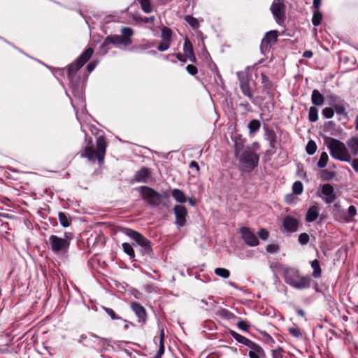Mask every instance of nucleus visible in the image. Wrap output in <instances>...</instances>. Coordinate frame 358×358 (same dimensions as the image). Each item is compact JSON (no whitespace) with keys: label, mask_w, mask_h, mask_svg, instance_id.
Returning a JSON list of instances; mask_svg holds the SVG:
<instances>
[{"label":"nucleus","mask_w":358,"mask_h":358,"mask_svg":"<svg viewBox=\"0 0 358 358\" xmlns=\"http://www.w3.org/2000/svg\"><path fill=\"white\" fill-rule=\"evenodd\" d=\"M59 222L64 227H67L70 225L68 217L64 213H59L58 215Z\"/></svg>","instance_id":"obj_40"},{"label":"nucleus","mask_w":358,"mask_h":358,"mask_svg":"<svg viewBox=\"0 0 358 358\" xmlns=\"http://www.w3.org/2000/svg\"><path fill=\"white\" fill-rule=\"evenodd\" d=\"M99 63L98 60L94 59L91 62L88 64L87 66V69L89 73H91L97 66Z\"/></svg>","instance_id":"obj_54"},{"label":"nucleus","mask_w":358,"mask_h":358,"mask_svg":"<svg viewBox=\"0 0 358 358\" xmlns=\"http://www.w3.org/2000/svg\"><path fill=\"white\" fill-rule=\"evenodd\" d=\"M183 51H184L186 57H188V56L191 55L192 54H194L192 44L191 41L187 38H186L185 40L184 45H183Z\"/></svg>","instance_id":"obj_33"},{"label":"nucleus","mask_w":358,"mask_h":358,"mask_svg":"<svg viewBox=\"0 0 358 358\" xmlns=\"http://www.w3.org/2000/svg\"><path fill=\"white\" fill-rule=\"evenodd\" d=\"M258 235L262 240H267L269 236L268 231L265 229H262L259 231Z\"/></svg>","instance_id":"obj_52"},{"label":"nucleus","mask_w":358,"mask_h":358,"mask_svg":"<svg viewBox=\"0 0 358 358\" xmlns=\"http://www.w3.org/2000/svg\"><path fill=\"white\" fill-rule=\"evenodd\" d=\"M187 71L192 76H195L198 73L197 68L192 64H189L186 66Z\"/></svg>","instance_id":"obj_49"},{"label":"nucleus","mask_w":358,"mask_h":358,"mask_svg":"<svg viewBox=\"0 0 358 358\" xmlns=\"http://www.w3.org/2000/svg\"><path fill=\"white\" fill-rule=\"evenodd\" d=\"M327 160H328V158H320V160L317 164L318 166L320 168L324 167L327 164Z\"/></svg>","instance_id":"obj_61"},{"label":"nucleus","mask_w":358,"mask_h":358,"mask_svg":"<svg viewBox=\"0 0 358 358\" xmlns=\"http://www.w3.org/2000/svg\"><path fill=\"white\" fill-rule=\"evenodd\" d=\"M335 176V173L332 171H329L327 170H322L321 171V178L324 180H329L333 178Z\"/></svg>","instance_id":"obj_42"},{"label":"nucleus","mask_w":358,"mask_h":358,"mask_svg":"<svg viewBox=\"0 0 358 358\" xmlns=\"http://www.w3.org/2000/svg\"><path fill=\"white\" fill-rule=\"evenodd\" d=\"M271 11L278 24L284 22L285 19V6L282 0H274L271 6Z\"/></svg>","instance_id":"obj_9"},{"label":"nucleus","mask_w":358,"mask_h":358,"mask_svg":"<svg viewBox=\"0 0 358 358\" xmlns=\"http://www.w3.org/2000/svg\"><path fill=\"white\" fill-rule=\"evenodd\" d=\"M322 20V14L319 10H315L313 11V15L312 17V23L315 27H317L321 24V21Z\"/></svg>","instance_id":"obj_34"},{"label":"nucleus","mask_w":358,"mask_h":358,"mask_svg":"<svg viewBox=\"0 0 358 358\" xmlns=\"http://www.w3.org/2000/svg\"><path fill=\"white\" fill-rule=\"evenodd\" d=\"M94 52L92 48H87L79 57L68 66L67 76L71 83L72 92L78 104L85 107V97L83 90L80 88V78L77 76V72L82 68L91 58ZM84 110L86 108H84Z\"/></svg>","instance_id":"obj_1"},{"label":"nucleus","mask_w":358,"mask_h":358,"mask_svg":"<svg viewBox=\"0 0 358 358\" xmlns=\"http://www.w3.org/2000/svg\"><path fill=\"white\" fill-rule=\"evenodd\" d=\"M110 45H106V38L105 40L103 41V43L100 46L101 52L103 55H106L108 52V50L110 48Z\"/></svg>","instance_id":"obj_53"},{"label":"nucleus","mask_w":358,"mask_h":358,"mask_svg":"<svg viewBox=\"0 0 358 358\" xmlns=\"http://www.w3.org/2000/svg\"><path fill=\"white\" fill-rule=\"evenodd\" d=\"M277 31H269L265 34L262 39V43L270 45L275 43L277 41Z\"/></svg>","instance_id":"obj_24"},{"label":"nucleus","mask_w":358,"mask_h":358,"mask_svg":"<svg viewBox=\"0 0 358 358\" xmlns=\"http://www.w3.org/2000/svg\"><path fill=\"white\" fill-rule=\"evenodd\" d=\"M215 273L216 275H217L222 278H229V275H230L229 271L227 269L223 268H215Z\"/></svg>","instance_id":"obj_38"},{"label":"nucleus","mask_w":358,"mask_h":358,"mask_svg":"<svg viewBox=\"0 0 358 358\" xmlns=\"http://www.w3.org/2000/svg\"><path fill=\"white\" fill-rule=\"evenodd\" d=\"M145 13H150L152 10L150 0H137Z\"/></svg>","instance_id":"obj_29"},{"label":"nucleus","mask_w":358,"mask_h":358,"mask_svg":"<svg viewBox=\"0 0 358 358\" xmlns=\"http://www.w3.org/2000/svg\"><path fill=\"white\" fill-rule=\"evenodd\" d=\"M173 56H175L179 61L185 63L187 62V57L186 55L184 56L181 53H176V54H173Z\"/></svg>","instance_id":"obj_58"},{"label":"nucleus","mask_w":358,"mask_h":358,"mask_svg":"<svg viewBox=\"0 0 358 358\" xmlns=\"http://www.w3.org/2000/svg\"><path fill=\"white\" fill-rule=\"evenodd\" d=\"M172 196L179 203H185L186 201V197L180 189H174L172 192Z\"/></svg>","instance_id":"obj_28"},{"label":"nucleus","mask_w":358,"mask_h":358,"mask_svg":"<svg viewBox=\"0 0 358 358\" xmlns=\"http://www.w3.org/2000/svg\"><path fill=\"white\" fill-rule=\"evenodd\" d=\"M318 208L317 206H311L307 211L306 220L307 222H313L318 217Z\"/></svg>","instance_id":"obj_23"},{"label":"nucleus","mask_w":358,"mask_h":358,"mask_svg":"<svg viewBox=\"0 0 358 358\" xmlns=\"http://www.w3.org/2000/svg\"><path fill=\"white\" fill-rule=\"evenodd\" d=\"M311 101L313 105L320 106L323 105L324 97L317 90H314L312 92Z\"/></svg>","instance_id":"obj_20"},{"label":"nucleus","mask_w":358,"mask_h":358,"mask_svg":"<svg viewBox=\"0 0 358 358\" xmlns=\"http://www.w3.org/2000/svg\"><path fill=\"white\" fill-rule=\"evenodd\" d=\"M310 237L309 235L306 233H302L299 236V242L301 245H306L309 242Z\"/></svg>","instance_id":"obj_45"},{"label":"nucleus","mask_w":358,"mask_h":358,"mask_svg":"<svg viewBox=\"0 0 358 358\" xmlns=\"http://www.w3.org/2000/svg\"><path fill=\"white\" fill-rule=\"evenodd\" d=\"M326 143L331 157H350L345 144L341 141L329 138Z\"/></svg>","instance_id":"obj_6"},{"label":"nucleus","mask_w":358,"mask_h":358,"mask_svg":"<svg viewBox=\"0 0 358 358\" xmlns=\"http://www.w3.org/2000/svg\"><path fill=\"white\" fill-rule=\"evenodd\" d=\"M310 279L308 277H297L292 280L289 283L294 287L301 289L309 287Z\"/></svg>","instance_id":"obj_17"},{"label":"nucleus","mask_w":358,"mask_h":358,"mask_svg":"<svg viewBox=\"0 0 358 358\" xmlns=\"http://www.w3.org/2000/svg\"><path fill=\"white\" fill-rule=\"evenodd\" d=\"M170 47V43L164 41V43H160L157 46V50L159 52H164L168 50Z\"/></svg>","instance_id":"obj_51"},{"label":"nucleus","mask_w":358,"mask_h":358,"mask_svg":"<svg viewBox=\"0 0 358 358\" xmlns=\"http://www.w3.org/2000/svg\"><path fill=\"white\" fill-rule=\"evenodd\" d=\"M185 20L193 29H196L199 27V22L198 20L192 15H185Z\"/></svg>","instance_id":"obj_31"},{"label":"nucleus","mask_w":358,"mask_h":358,"mask_svg":"<svg viewBox=\"0 0 358 358\" xmlns=\"http://www.w3.org/2000/svg\"><path fill=\"white\" fill-rule=\"evenodd\" d=\"M336 124L333 121L326 122L324 124V131L326 132H331L334 129Z\"/></svg>","instance_id":"obj_46"},{"label":"nucleus","mask_w":358,"mask_h":358,"mask_svg":"<svg viewBox=\"0 0 358 358\" xmlns=\"http://www.w3.org/2000/svg\"><path fill=\"white\" fill-rule=\"evenodd\" d=\"M173 212L176 217L175 223L182 227L186 224V217L187 216V210L182 205H176L173 208Z\"/></svg>","instance_id":"obj_11"},{"label":"nucleus","mask_w":358,"mask_h":358,"mask_svg":"<svg viewBox=\"0 0 358 358\" xmlns=\"http://www.w3.org/2000/svg\"><path fill=\"white\" fill-rule=\"evenodd\" d=\"M50 245L55 252L66 250L69 246V240L52 235L49 238Z\"/></svg>","instance_id":"obj_10"},{"label":"nucleus","mask_w":358,"mask_h":358,"mask_svg":"<svg viewBox=\"0 0 358 358\" xmlns=\"http://www.w3.org/2000/svg\"><path fill=\"white\" fill-rule=\"evenodd\" d=\"M347 103L345 101H341L340 103L333 104V108L334 111L338 115H343L344 116H347V113L345 112Z\"/></svg>","instance_id":"obj_27"},{"label":"nucleus","mask_w":358,"mask_h":358,"mask_svg":"<svg viewBox=\"0 0 358 358\" xmlns=\"http://www.w3.org/2000/svg\"><path fill=\"white\" fill-rule=\"evenodd\" d=\"M87 145L85 147L81 157H104L106 155V150L107 148V143L106 138L103 136H100L96 141V150L94 148L92 140L90 138L89 141L86 139Z\"/></svg>","instance_id":"obj_2"},{"label":"nucleus","mask_w":358,"mask_h":358,"mask_svg":"<svg viewBox=\"0 0 358 358\" xmlns=\"http://www.w3.org/2000/svg\"><path fill=\"white\" fill-rule=\"evenodd\" d=\"M261 127V122L259 120L254 119L250 121L248 124V128L249 130V135L252 136L254 134L257 133Z\"/></svg>","instance_id":"obj_25"},{"label":"nucleus","mask_w":358,"mask_h":358,"mask_svg":"<svg viewBox=\"0 0 358 358\" xmlns=\"http://www.w3.org/2000/svg\"><path fill=\"white\" fill-rule=\"evenodd\" d=\"M352 166L355 171L358 172V159L354 158L352 162Z\"/></svg>","instance_id":"obj_63"},{"label":"nucleus","mask_w":358,"mask_h":358,"mask_svg":"<svg viewBox=\"0 0 358 358\" xmlns=\"http://www.w3.org/2000/svg\"><path fill=\"white\" fill-rule=\"evenodd\" d=\"M313 52L311 50H306L303 53V57L305 58H311L313 57Z\"/></svg>","instance_id":"obj_64"},{"label":"nucleus","mask_w":358,"mask_h":358,"mask_svg":"<svg viewBox=\"0 0 358 358\" xmlns=\"http://www.w3.org/2000/svg\"><path fill=\"white\" fill-rule=\"evenodd\" d=\"M322 114L325 118H327V119H330V118L333 117V116L334 115V108H331V107L324 108L322 111Z\"/></svg>","instance_id":"obj_39"},{"label":"nucleus","mask_w":358,"mask_h":358,"mask_svg":"<svg viewBox=\"0 0 358 358\" xmlns=\"http://www.w3.org/2000/svg\"><path fill=\"white\" fill-rule=\"evenodd\" d=\"M124 232L126 235L132 238L137 245L141 247V252L143 255L150 256L152 255L150 243L143 235L129 229H124Z\"/></svg>","instance_id":"obj_4"},{"label":"nucleus","mask_w":358,"mask_h":358,"mask_svg":"<svg viewBox=\"0 0 358 358\" xmlns=\"http://www.w3.org/2000/svg\"><path fill=\"white\" fill-rule=\"evenodd\" d=\"M308 120L312 122H315L318 120V110L315 106L309 108Z\"/></svg>","instance_id":"obj_35"},{"label":"nucleus","mask_w":358,"mask_h":358,"mask_svg":"<svg viewBox=\"0 0 358 358\" xmlns=\"http://www.w3.org/2000/svg\"><path fill=\"white\" fill-rule=\"evenodd\" d=\"M231 138L234 143L235 148V157H240V154L243 151L244 144L245 139L243 138L242 135L237 131L231 133ZM241 157H258L255 154L248 155L246 152H243Z\"/></svg>","instance_id":"obj_8"},{"label":"nucleus","mask_w":358,"mask_h":358,"mask_svg":"<svg viewBox=\"0 0 358 358\" xmlns=\"http://www.w3.org/2000/svg\"><path fill=\"white\" fill-rule=\"evenodd\" d=\"M288 331L294 337L298 338L301 336V331L297 327H291L288 329Z\"/></svg>","instance_id":"obj_48"},{"label":"nucleus","mask_w":358,"mask_h":358,"mask_svg":"<svg viewBox=\"0 0 358 358\" xmlns=\"http://www.w3.org/2000/svg\"><path fill=\"white\" fill-rule=\"evenodd\" d=\"M239 106L243 108L244 110L248 113L252 112V108L247 101H241L239 103Z\"/></svg>","instance_id":"obj_47"},{"label":"nucleus","mask_w":358,"mask_h":358,"mask_svg":"<svg viewBox=\"0 0 358 358\" xmlns=\"http://www.w3.org/2000/svg\"><path fill=\"white\" fill-rule=\"evenodd\" d=\"M105 311L111 317L113 320L117 319V317L116 316L115 312L108 308H104Z\"/></svg>","instance_id":"obj_60"},{"label":"nucleus","mask_w":358,"mask_h":358,"mask_svg":"<svg viewBox=\"0 0 358 358\" xmlns=\"http://www.w3.org/2000/svg\"><path fill=\"white\" fill-rule=\"evenodd\" d=\"M331 100V105L333 106V104L340 103L341 101H343L344 100L339 96L331 95L330 96Z\"/></svg>","instance_id":"obj_56"},{"label":"nucleus","mask_w":358,"mask_h":358,"mask_svg":"<svg viewBox=\"0 0 358 358\" xmlns=\"http://www.w3.org/2000/svg\"><path fill=\"white\" fill-rule=\"evenodd\" d=\"M237 77L239 80V84L243 81H245V83L249 82L247 78V74L245 72H238Z\"/></svg>","instance_id":"obj_55"},{"label":"nucleus","mask_w":358,"mask_h":358,"mask_svg":"<svg viewBox=\"0 0 358 358\" xmlns=\"http://www.w3.org/2000/svg\"><path fill=\"white\" fill-rule=\"evenodd\" d=\"M357 213V210L355 208V207L354 206H350L349 208H348V214L351 216V217H353L356 215Z\"/></svg>","instance_id":"obj_62"},{"label":"nucleus","mask_w":358,"mask_h":358,"mask_svg":"<svg viewBox=\"0 0 358 358\" xmlns=\"http://www.w3.org/2000/svg\"><path fill=\"white\" fill-rule=\"evenodd\" d=\"M322 193L325 196L323 199L327 203H331L336 199L334 188L330 184H324L322 186Z\"/></svg>","instance_id":"obj_16"},{"label":"nucleus","mask_w":358,"mask_h":358,"mask_svg":"<svg viewBox=\"0 0 358 358\" xmlns=\"http://www.w3.org/2000/svg\"><path fill=\"white\" fill-rule=\"evenodd\" d=\"M264 139L268 143L270 148L268 150L269 155H273L275 150L279 146V141L275 131L266 124H264Z\"/></svg>","instance_id":"obj_7"},{"label":"nucleus","mask_w":358,"mask_h":358,"mask_svg":"<svg viewBox=\"0 0 358 358\" xmlns=\"http://www.w3.org/2000/svg\"><path fill=\"white\" fill-rule=\"evenodd\" d=\"M238 327L244 331H248L249 326L244 321H239L237 324Z\"/></svg>","instance_id":"obj_59"},{"label":"nucleus","mask_w":358,"mask_h":358,"mask_svg":"<svg viewBox=\"0 0 358 358\" xmlns=\"http://www.w3.org/2000/svg\"><path fill=\"white\" fill-rule=\"evenodd\" d=\"M347 145L351 154L354 156L358 155V137L353 136L347 141Z\"/></svg>","instance_id":"obj_19"},{"label":"nucleus","mask_w":358,"mask_h":358,"mask_svg":"<svg viewBox=\"0 0 358 358\" xmlns=\"http://www.w3.org/2000/svg\"><path fill=\"white\" fill-rule=\"evenodd\" d=\"M138 191L142 199L149 205L158 206L161 203L162 196L153 189L147 186H142L138 188Z\"/></svg>","instance_id":"obj_5"},{"label":"nucleus","mask_w":358,"mask_h":358,"mask_svg":"<svg viewBox=\"0 0 358 358\" xmlns=\"http://www.w3.org/2000/svg\"><path fill=\"white\" fill-rule=\"evenodd\" d=\"M149 175L150 170L147 168H143L136 173L135 180L138 182H145Z\"/></svg>","instance_id":"obj_26"},{"label":"nucleus","mask_w":358,"mask_h":358,"mask_svg":"<svg viewBox=\"0 0 358 358\" xmlns=\"http://www.w3.org/2000/svg\"><path fill=\"white\" fill-rule=\"evenodd\" d=\"M123 250L125 253H127L131 258H134L135 257V253L133 250L132 246L127 243H124L122 244Z\"/></svg>","instance_id":"obj_36"},{"label":"nucleus","mask_w":358,"mask_h":358,"mask_svg":"<svg viewBox=\"0 0 358 358\" xmlns=\"http://www.w3.org/2000/svg\"><path fill=\"white\" fill-rule=\"evenodd\" d=\"M282 226L285 231L288 233H293L298 230L299 222L294 217L287 215L282 220Z\"/></svg>","instance_id":"obj_12"},{"label":"nucleus","mask_w":358,"mask_h":358,"mask_svg":"<svg viewBox=\"0 0 358 358\" xmlns=\"http://www.w3.org/2000/svg\"><path fill=\"white\" fill-rule=\"evenodd\" d=\"M242 237L246 244L250 246H257L259 244V241L256 236L247 227H242L241 229Z\"/></svg>","instance_id":"obj_14"},{"label":"nucleus","mask_w":358,"mask_h":358,"mask_svg":"<svg viewBox=\"0 0 358 358\" xmlns=\"http://www.w3.org/2000/svg\"><path fill=\"white\" fill-rule=\"evenodd\" d=\"M231 334L238 342L247 345L252 350H256L257 352H260V346L255 344L250 340L246 338L245 337L238 334V333L234 331H231Z\"/></svg>","instance_id":"obj_15"},{"label":"nucleus","mask_w":358,"mask_h":358,"mask_svg":"<svg viewBox=\"0 0 358 358\" xmlns=\"http://www.w3.org/2000/svg\"><path fill=\"white\" fill-rule=\"evenodd\" d=\"M134 20L136 22H143V23H152L155 20L154 16L150 17H134Z\"/></svg>","instance_id":"obj_43"},{"label":"nucleus","mask_w":358,"mask_h":358,"mask_svg":"<svg viewBox=\"0 0 358 358\" xmlns=\"http://www.w3.org/2000/svg\"><path fill=\"white\" fill-rule=\"evenodd\" d=\"M131 307L139 320L144 322L146 319V313L144 308L136 303H132Z\"/></svg>","instance_id":"obj_22"},{"label":"nucleus","mask_w":358,"mask_h":358,"mask_svg":"<svg viewBox=\"0 0 358 358\" xmlns=\"http://www.w3.org/2000/svg\"><path fill=\"white\" fill-rule=\"evenodd\" d=\"M317 149L316 144L314 141H310L306 148V150L308 155H313Z\"/></svg>","instance_id":"obj_37"},{"label":"nucleus","mask_w":358,"mask_h":358,"mask_svg":"<svg viewBox=\"0 0 358 358\" xmlns=\"http://www.w3.org/2000/svg\"><path fill=\"white\" fill-rule=\"evenodd\" d=\"M122 36L114 34L106 37V45H114L119 47L120 45L128 46L132 44L131 37L134 31L132 28L124 27L120 29Z\"/></svg>","instance_id":"obj_3"},{"label":"nucleus","mask_w":358,"mask_h":358,"mask_svg":"<svg viewBox=\"0 0 358 358\" xmlns=\"http://www.w3.org/2000/svg\"><path fill=\"white\" fill-rule=\"evenodd\" d=\"M240 89L242 93L248 97V99L251 101L252 103L256 104V101L253 95L250 92V87L249 85V82L245 83V81L241 82L239 85Z\"/></svg>","instance_id":"obj_18"},{"label":"nucleus","mask_w":358,"mask_h":358,"mask_svg":"<svg viewBox=\"0 0 358 358\" xmlns=\"http://www.w3.org/2000/svg\"><path fill=\"white\" fill-rule=\"evenodd\" d=\"M262 83L263 85V90L269 94L274 88L273 83L270 80L268 76L265 74H262Z\"/></svg>","instance_id":"obj_21"},{"label":"nucleus","mask_w":358,"mask_h":358,"mask_svg":"<svg viewBox=\"0 0 358 358\" xmlns=\"http://www.w3.org/2000/svg\"><path fill=\"white\" fill-rule=\"evenodd\" d=\"M264 351L262 348L260 347V352H257L256 350H252L249 352V356L250 358H259V355H262Z\"/></svg>","instance_id":"obj_50"},{"label":"nucleus","mask_w":358,"mask_h":358,"mask_svg":"<svg viewBox=\"0 0 358 358\" xmlns=\"http://www.w3.org/2000/svg\"><path fill=\"white\" fill-rule=\"evenodd\" d=\"M293 193L295 194H301L303 191V185L300 181H296L292 187Z\"/></svg>","instance_id":"obj_41"},{"label":"nucleus","mask_w":358,"mask_h":358,"mask_svg":"<svg viewBox=\"0 0 358 358\" xmlns=\"http://www.w3.org/2000/svg\"><path fill=\"white\" fill-rule=\"evenodd\" d=\"M278 249H279L278 245H275V244H270V245H267V247H266V251L268 252H271V253L277 252L278 250Z\"/></svg>","instance_id":"obj_57"},{"label":"nucleus","mask_w":358,"mask_h":358,"mask_svg":"<svg viewBox=\"0 0 358 358\" xmlns=\"http://www.w3.org/2000/svg\"><path fill=\"white\" fill-rule=\"evenodd\" d=\"M164 331H161L160 334V346L159 349L157 353V355L156 356V358H160L161 355L164 353Z\"/></svg>","instance_id":"obj_44"},{"label":"nucleus","mask_w":358,"mask_h":358,"mask_svg":"<svg viewBox=\"0 0 358 358\" xmlns=\"http://www.w3.org/2000/svg\"><path fill=\"white\" fill-rule=\"evenodd\" d=\"M171 37H172V31L171 30V29H169L166 27H164L162 29V39L166 42L171 43Z\"/></svg>","instance_id":"obj_32"},{"label":"nucleus","mask_w":358,"mask_h":358,"mask_svg":"<svg viewBox=\"0 0 358 358\" xmlns=\"http://www.w3.org/2000/svg\"><path fill=\"white\" fill-rule=\"evenodd\" d=\"M311 266L313 268V276L315 278L320 277L322 270L320 266V263L318 260L315 259L314 261H313L311 263Z\"/></svg>","instance_id":"obj_30"},{"label":"nucleus","mask_w":358,"mask_h":358,"mask_svg":"<svg viewBox=\"0 0 358 358\" xmlns=\"http://www.w3.org/2000/svg\"><path fill=\"white\" fill-rule=\"evenodd\" d=\"M259 158H238V165L242 171L250 172L258 164Z\"/></svg>","instance_id":"obj_13"}]
</instances>
